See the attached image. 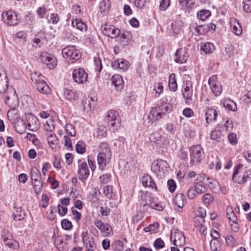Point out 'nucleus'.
Segmentation results:
<instances>
[{"mask_svg": "<svg viewBox=\"0 0 251 251\" xmlns=\"http://www.w3.org/2000/svg\"><path fill=\"white\" fill-rule=\"evenodd\" d=\"M7 76L5 80L0 82V93H3V100L6 104L13 110L16 109L19 105V99L14 89H8V83Z\"/></svg>", "mask_w": 251, "mask_h": 251, "instance_id": "nucleus-1", "label": "nucleus"}, {"mask_svg": "<svg viewBox=\"0 0 251 251\" xmlns=\"http://www.w3.org/2000/svg\"><path fill=\"white\" fill-rule=\"evenodd\" d=\"M172 105L164 101H161L157 106L153 107L148 115L149 120L153 123L154 121L160 120L164 116L172 111Z\"/></svg>", "mask_w": 251, "mask_h": 251, "instance_id": "nucleus-2", "label": "nucleus"}, {"mask_svg": "<svg viewBox=\"0 0 251 251\" xmlns=\"http://www.w3.org/2000/svg\"><path fill=\"white\" fill-rule=\"evenodd\" d=\"M42 76V75L35 72L31 74V79L35 83L36 89L39 92L42 94H49L51 90L45 81L41 78Z\"/></svg>", "mask_w": 251, "mask_h": 251, "instance_id": "nucleus-3", "label": "nucleus"}, {"mask_svg": "<svg viewBox=\"0 0 251 251\" xmlns=\"http://www.w3.org/2000/svg\"><path fill=\"white\" fill-rule=\"evenodd\" d=\"M62 54L64 58L72 63L78 60L81 56L79 50L75 46H68L62 50Z\"/></svg>", "mask_w": 251, "mask_h": 251, "instance_id": "nucleus-4", "label": "nucleus"}, {"mask_svg": "<svg viewBox=\"0 0 251 251\" xmlns=\"http://www.w3.org/2000/svg\"><path fill=\"white\" fill-rule=\"evenodd\" d=\"M190 164L196 165L200 163L204 157V153L200 145L194 146L190 148Z\"/></svg>", "mask_w": 251, "mask_h": 251, "instance_id": "nucleus-5", "label": "nucleus"}, {"mask_svg": "<svg viewBox=\"0 0 251 251\" xmlns=\"http://www.w3.org/2000/svg\"><path fill=\"white\" fill-rule=\"evenodd\" d=\"M107 121L110 128L112 131L117 130L120 126V120L117 111L111 110L108 112Z\"/></svg>", "mask_w": 251, "mask_h": 251, "instance_id": "nucleus-6", "label": "nucleus"}, {"mask_svg": "<svg viewBox=\"0 0 251 251\" xmlns=\"http://www.w3.org/2000/svg\"><path fill=\"white\" fill-rule=\"evenodd\" d=\"M1 16L3 23L8 25L14 26L19 23L18 15L12 10L3 12Z\"/></svg>", "mask_w": 251, "mask_h": 251, "instance_id": "nucleus-7", "label": "nucleus"}, {"mask_svg": "<svg viewBox=\"0 0 251 251\" xmlns=\"http://www.w3.org/2000/svg\"><path fill=\"white\" fill-rule=\"evenodd\" d=\"M40 58L41 62L49 69H54L57 65V59L51 54L43 52L40 54Z\"/></svg>", "mask_w": 251, "mask_h": 251, "instance_id": "nucleus-8", "label": "nucleus"}, {"mask_svg": "<svg viewBox=\"0 0 251 251\" xmlns=\"http://www.w3.org/2000/svg\"><path fill=\"white\" fill-rule=\"evenodd\" d=\"M101 29L102 33L107 37L111 38H116L118 37L121 33L120 30L113 25L105 24L101 25Z\"/></svg>", "mask_w": 251, "mask_h": 251, "instance_id": "nucleus-9", "label": "nucleus"}, {"mask_svg": "<svg viewBox=\"0 0 251 251\" xmlns=\"http://www.w3.org/2000/svg\"><path fill=\"white\" fill-rule=\"evenodd\" d=\"M208 84L210 86L213 94L216 97L219 96L222 92V87L220 83L217 80L215 75L211 76L208 79Z\"/></svg>", "mask_w": 251, "mask_h": 251, "instance_id": "nucleus-10", "label": "nucleus"}, {"mask_svg": "<svg viewBox=\"0 0 251 251\" xmlns=\"http://www.w3.org/2000/svg\"><path fill=\"white\" fill-rule=\"evenodd\" d=\"M25 125H27L28 129L36 131L39 128V121L38 119L32 113H28L25 115V121L22 120Z\"/></svg>", "mask_w": 251, "mask_h": 251, "instance_id": "nucleus-11", "label": "nucleus"}, {"mask_svg": "<svg viewBox=\"0 0 251 251\" xmlns=\"http://www.w3.org/2000/svg\"><path fill=\"white\" fill-rule=\"evenodd\" d=\"M169 168L168 163L162 159H157L154 161L151 167V170L156 174H158L161 171H168Z\"/></svg>", "mask_w": 251, "mask_h": 251, "instance_id": "nucleus-12", "label": "nucleus"}, {"mask_svg": "<svg viewBox=\"0 0 251 251\" xmlns=\"http://www.w3.org/2000/svg\"><path fill=\"white\" fill-rule=\"evenodd\" d=\"M182 93L186 104H190L193 103V89L192 84L190 82H187L183 86Z\"/></svg>", "mask_w": 251, "mask_h": 251, "instance_id": "nucleus-13", "label": "nucleus"}, {"mask_svg": "<svg viewBox=\"0 0 251 251\" xmlns=\"http://www.w3.org/2000/svg\"><path fill=\"white\" fill-rule=\"evenodd\" d=\"M73 78L75 82L81 84L87 81L88 75L83 69L78 68L73 71Z\"/></svg>", "mask_w": 251, "mask_h": 251, "instance_id": "nucleus-14", "label": "nucleus"}, {"mask_svg": "<svg viewBox=\"0 0 251 251\" xmlns=\"http://www.w3.org/2000/svg\"><path fill=\"white\" fill-rule=\"evenodd\" d=\"M2 236L5 244L8 247L15 249L18 246V243L12 239V234L8 230L2 231Z\"/></svg>", "mask_w": 251, "mask_h": 251, "instance_id": "nucleus-15", "label": "nucleus"}, {"mask_svg": "<svg viewBox=\"0 0 251 251\" xmlns=\"http://www.w3.org/2000/svg\"><path fill=\"white\" fill-rule=\"evenodd\" d=\"M188 57V53L186 49L180 48L177 50L175 53V61L178 63L186 62Z\"/></svg>", "mask_w": 251, "mask_h": 251, "instance_id": "nucleus-16", "label": "nucleus"}, {"mask_svg": "<svg viewBox=\"0 0 251 251\" xmlns=\"http://www.w3.org/2000/svg\"><path fill=\"white\" fill-rule=\"evenodd\" d=\"M111 153H104L103 152H100L97 156V160L99 164L100 169L102 170L104 169L106 164L111 159Z\"/></svg>", "mask_w": 251, "mask_h": 251, "instance_id": "nucleus-17", "label": "nucleus"}, {"mask_svg": "<svg viewBox=\"0 0 251 251\" xmlns=\"http://www.w3.org/2000/svg\"><path fill=\"white\" fill-rule=\"evenodd\" d=\"M90 171L86 162H82L78 168V177L80 180H86L89 176Z\"/></svg>", "mask_w": 251, "mask_h": 251, "instance_id": "nucleus-18", "label": "nucleus"}, {"mask_svg": "<svg viewBox=\"0 0 251 251\" xmlns=\"http://www.w3.org/2000/svg\"><path fill=\"white\" fill-rule=\"evenodd\" d=\"M95 225L104 236L109 235L112 228L109 224H105L101 220H97L95 222Z\"/></svg>", "mask_w": 251, "mask_h": 251, "instance_id": "nucleus-19", "label": "nucleus"}, {"mask_svg": "<svg viewBox=\"0 0 251 251\" xmlns=\"http://www.w3.org/2000/svg\"><path fill=\"white\" fill-rule=\"evenodd\" d=\"M111 66L114 69L120 70L123 72L128 68V62L123 59H118L111 63Z\"/></svg>", "mask_w": 251, "mask_h": 251, "instance_id": "nucleus-20", "label": "nucleus"}, {"mask_svg": "<svg viewBox=\"0 0 251 251\" xmlns=\"http://www.w3.org/2000/svg\"><path fill=\"white\" fill-rule=\"evenodd\" d=\"M185 238L183 233L177 230L174 233V239L173 241L174 245L176 247H181L184 245Z\"/></svg>", "mask_w": 251, "mask_h": 251, "instance_id": "nucleus-21", "label": "nucleus"}, {"mask_svg": "<svg viewBox=\"0 0 251 251\" xmlns=\"http://www.w3.org/2000/svg\"><path fill=\"white\" fill-rule=\"evenodd\" d=\"M111 81L117 91H121L123 89L124 86V80L119 75H113L111 78Z\"/></svg>", "mask_w": 251, "mask_h": 251, "instance_id": "nucleus-22", "label": "nucleus"}, {"mask_svg": "<svg viewBox=\"0 0 251 251\" xmlns=\"http://www.w3.org/2000/svg\"><path fill=\"white\" fill-rule=\"evenodd\" d=\"M141 181L144 186L152 189L155 188L156 190H157V187L154 180L149 175H144L141 179Z\"/></svg>", "mask_w": 251, "mask_h": 251, "instance_id": "nucleus-23", "label": "nucleus"}, {"mask_svg": "<svg viewBox=\"0 0 251 251\" xmlns=\"http://www.w3.org/2000/svg\"><path fill=\"white\" fill-rule=\"evenodd\" d=\"M14 208L15 209V212L12 215L14 220L20 221L24 219L25 216L24 210L21 206H17L15 203L14 204Z\"/></svg>", "mask_w": 251, "mask_h": 251, "instance_id": "nucleus-24", "label": "nucleus"}, {"mask_svg": "<svg viewBox=\"0 0 251 251\" xmlns=\"http://www.w3.org/2000/svg\"><path fill=\"white\" fill-rule=\"evenodd\" d=\"M205 120L207 124L215 122L217 120L218 113L216 110L208 108L205 113Z\"/></svg>", "mask_w": 251, "mask_h": 251, "instance_id": "nucleus-25", "label": "nucleus"}, {"mask_svg": "<svg viewBox=\"0 0 251 251\" xmlns=\"http://www.w3.org/2000/svg\"><path fill=\"white\" fill-rule=\"evenodd\" d=\"M64 97L69 101H74L77 99V94L72 90L64 89L63 92Z\"/></svg>", "mask_w": 251, "mask_h": 251, "instance_id": "nucleus-26", "label": "nucleus"}, {"mask_svg": "<svg viewBox=\"0 0 251 251\" xmlns=\"http://www.w3.org/2000/svg\"><path fill=\"white\" fill-rule=\"evenodd\" d=\"M72 25L74 27H76V28L81 31H86L87 29V25L83 22L81 19H75L73 20L72 22Z\"/></svg>", "mask_w": 251, "mask_h": 251, "instance_id": "nucleus-27", "label": "nucleus"}, {"mask_svg": "<svg viewBox=\"0 0 251 251\" xmlns=\"http://www.w3.org/2000/svg\"><path fill=\"white\" fill-rule=\"evenodd\" d=\"M96 104V99L94 97H91L88 101H83L84 110L88 112L91 109L95 107Z\"/></svg>", "mask_w": 251, "mask_h": 251, "instance_id": "nucleus-28", "label": "nucleus"}, {"mask_svg": "<svg viewBox=\"0 0 251 251\" xmlns=\"http://www.w3.org/2000/svg\"><path fill=\"white\" fill-rule=\"evenodd\" d=\"M131 38L130 33L128 31H125L122 34L119 42L122 45L126 46L130 43Z\"/></svg>", "mask_w": 251, "mask_h": 251, "instance_id": "nucleus-29", "label": "nucleus"}, {"mask_svg": "<svg viewBox=\"0 0 251 251\" xmlns=\"http://www.w3.org/2000/svg\"><path fill=\"white\" fill-rule=\"evenodd\" d=\"M201 49L205 53H211L215 50V46L210 42L201 43Z\"/></svg>", "mask_w": 251, "mask_h": 251, "instance_id": "nucleus-30", "label": "nucleus"}, {"mask_svg": "<svg viewBox=\"0 0 251 251\" xmlns=\"http://www.w3.org/2000/svg\"><path fill=\"white\" fill-rule=\"evenodd\" d=\"M208 186L215 193H219L221 191V186L219 182L216 180H211L209 182Z\"/></svg>", "mask_w": 251, "mask_h": 251, "instance_id": "nucleus-31", "label": "nucleus"}, {"mask_svg": "<svg viewBox=\"0 0 251 251\" xmlns=\"http://www.w3.org/2000/svg\"><path fill=\"white\" fill-rule=\"evenodd\" d=\"M30 178L32 181L42 179L40 172L35 167L31 168L30 171Z\"/></svg>", "mask_w": 251, "mask_h": 251, "instance_id": "nucleus-32", "label": "nucleus"}, {"mask_svg": "<svg viewBox=\"0 0 251 251\" xmlns=\"http://www.w3.org/2000/svg\"><path fill=\"white\" fill-rule=\"evenodd\" d=\"M224 106L228 110L235 111L237 110L236 103L230 99H226L223 102Z\"/></svg>", "mask_w": 251, "mask_h": 251, "instance_id": "nucleus-33", "label": "nucleus"}, {"mask_svg": "<svg viewBox=\"0 0 251 251\" xmlns=\"http://www.w3.org/2000/svg\"><path fill=\"white\" fill-rule=\"evenodd\" d=\"M169 87L170 90L175 92L177 90V85L176 80L175 78V75L172 74L170 75L169 79Z\"/></svg>", "mask_w": 251, "mask_h": 251, "instance_id": "nucleus-34", "label": "nucleus"}, {"mask_svg": "<svg viewBox=\"0 0 251 251\" xmlns=\"http://www.w3.org/2000/svg\"><path fill=\"white\" fill-rule=\"evenodd\" d=\"M233 47L231 45H227L222 50V53L226 58H229L231 57L233 55Z\"/></svg>", "mask_w": 251, "mask_h": 251, "instance_id": "nucleus-35", "label": "nucleus"}, {"mask_svg": "<svg viewBox=\"0 0 251 251\" xmlns=\"http://www.w3.org/2000/svg\"><path fill=\"white\" fill-rule=\"evenodd\" d=\"M210 30L208 24L199 25L195 28V31L199 34H204Z\"/></svg>", "mask_w": 251, "mask_h": 251, "instance_id": "nucleus-36", "label": "nucleus"}, {"mask_svg": "<svg viewBox=\"0 0 251 251\" xmlns=\"http://www.w3.org/2000/svg\"><path fill=\"white\" fill-rule=\"evenodd\" d=\"M210 247L212 251H219L221 249V244L218 239H212L210 242Z\"/></svg>", "mask_w": 251, "mask_h": 251, "instance_id": "nucleus-37", "label": "nucleus"}, {"mask_svg": "<svg viewBox=\"0 0 251 251\" xmlns=\"http://www.w3.org/2000/svg\"><path fill=\"white\" fill-rule=\"evenodd\" d=\"M33 187L36 194H39L42 190L43 182L42 179L32 181Z\"/></svg>", "mask_w": 251, "mask_h": 251, "instance_id": "nucleus-38", "label": "nucleus"}, {"mask_svg": "<svg viewBox=\"0 0 251 251\" xmlns=\"http://www.w3.org/2000/svg\"><path fill=\"white\" fill-rule=\"evenodd\" d=\"M183 194H178L174 198V202L179 208H182L183 206Z\"/></svg>", "mask_w": 251, "mask_h": 251, "instance_id": "nucleus-39", "label": "nucleus"}, {"mask_svg": "<svg viewBox=\"0 0 251 251\" xmlns=\"http://www.w3.org/2000/svg\"><path fill=\"white\" fill-rule=\"evenodd\" d=\"M47 20L49 23L55 25L59 22V18L57 13H52L48 15Z\"/></svg>", "mask_w": 251, "mask_h": 251, "instance_id": "nucleus-40", "label": "nucleus"}, {"mask_svg": "<svg viewBox=\"0 0 251 251\" xmlns=\"http://www.w3.org/2000/svg\"><path fill=\"white\" fill-rule=\"evenodd\" d=\"M210 15L211 12L210 11L207 10H201L198 12L197 17L201 21H204L206 18L209 17Z\"/></svg>", "mask_w": 251, "mask_h": 251, "instance_id": "nucleus-41", "label": "nucleus"}, {"mask_svg": "<svg viewBox=\"0 0 251 251\" xmlns=\"http://www.w3.org/2000/svg\"><path fill=\"white\" fill-rule=\"evenodd\" d=\"M222 132L219 130H214L212 131L210 134V139L212 140L219 141L222 137Z\"/></svg>", "mask_w": 251, "mask_h": 251, "instance_id": "nucleus-42", "label": "nucleus"}, {"mask_svg": "<svg viewBox=\"0 0 251 251\" xmlns=\"http://www.w3.org/2000/svg\"><path fill=\"white\" fill-rule=\"evenodd\" d=\"M232 31L236 35L239 36L242 32V28L238 21H234V24L232 25Z\"/></svg>", "mask_w": 251, "mask_h": 251, "instance_id": "nucleus-43", "label": "nucleus"}, {"mask_svg": "<svg viewBox=\"0 0 251 251\" xmlns=\"http://www.w3.org/2000/svg\"><path fill=\"white\" fill-rule=\"evenodd\" d=\"M113 187L110 185L104 186L103 188V192L105 196L109 199L113 197Z\"/></svg>", "mask_w": 251, "mask_h": 251, "instance_id": "nucleus-44", "label": "nucleus"}, {"mask_svg": "<svg viewBox=\"0 0 251 251\" xmlns=\"http://www.w3.org/2000/svg\"><path fill=\"white\" fill-rule=\"evenodd\" d=\"M227 216L229 220L233 222V223L236 225L237 218L235 213L232 210L231 208H227Z\"/></svg>", "mask_w": 251, "mask_h": 251, "instance_id": "nucleus-45", "label": "nucleus"}, {"mask_svg": "<svg viewBox=\"0 0 251 251\" xmlns=\"http://www.w3.org/2000/svg\"><path fill=\"white\" fill-rule=\"evenodd\" d=\"M142 204L143 205V207H146L147 206H150L151 208L154 209L158 211H161L163 210L162 206L159 203H155L154 202H150L149 203H142Z\"/></svg>", "mask_w": 251, "mask_h": 251, "instance_id": "nucleus-46", "label": "nucleus"}, {"mask_svg": "<svg viewBox=\"0 0 251 251\" xmlns=\"http://www.w3.org/2000/svg\"><path fill=\"white\" fill-rule=\"evenodd\" d=\"M94 64L96 71L99 72H100L102 68V65L101 61L99 57L95 56L94 57Z\"/></svg>", "mask_w": 251, "mask_h": 251, "instance_id": "nucleus-47", "label": "nucleus"}, {"mask_svg": "<svg viewBox=\"0 0 251 251\" xmlns=\"http://www.w3.org/2000/svg\"><path fill=\"white\" fill-rule=\"evenodd\" d=\"M100 9L101 11L104 12L108 10L110 7V0H102L100 2Z\"/></svg>", "mask_w": 251, "mask_h": 251, "instance_id": "nucleus-48", "label": "nucleus"}, {"mask_svg": "<svg viewBox=\"0 0 251 251\" xmlns=\"http://www.w3.org/2000/svg\"><path fill=\"white\" fill-rule=\"evenodd\" d=\"M66 133L71 136H75L76 134L74 126L70 124H67L65 126Z\"/></svg>", "mask_w": 251, "mask_h": 251, "instance_id": "nucleus-49", "label": "nucleus"}, {"mask_svg": "<svg viewBox=\"0 0 251 251\" xmlns=\"http://www.w3.org/2000/svg\"><path fill=\"white\" fill-rule=\"evenodd\" d=\"M55 126V124L54 121L52 119H49L46 122V123L44 125V127L47 131H52L54 130Z\"/></svg>", "mask_w": 251, "mask_h": 251, "instance_id": "nucleus-50", "label": "nucleus"}, {"mask_svg": "<svg viewBox=\"0 0 251 251\" xmlns=\"http://www.w3.org/2000/svg\"><path fill=\"white\" fill-rule=\"evenodd\" d=\"M62 227L65 230H70L73 226L71 222L67 219H63L61 221Z\"/></svg>", "mask_w": 251, "mask_h": 251, "instance_id": "nucleus-51", "label": "nucleus"}, {"mask_svg": "<svg viewBox=\"0 0 251 251\" xmlns=\"http://www.w3.org/2000/svg\"><path fill=\"white\" fill-rule=\"evenodd\" d=\"M164 241L160 238L156 239L153 243V246L156 250L164 248Z\"/></svg>", "mask_w": 251, "mask_h": 251, "instance_id": "nucleus-52", "label": "nucleus"}, {"mask_svg": "<svg viewBox=\"0 0 251 251\" xmlns=\"http://www.w3.org/2000/svg\"><path fill=\"white\" fill-rule=\"evenodd\" d=\"M47 141L50 146L51 145H55L57 143V139L54 134L51 133L48 136Z\"/></svg>", "mask_w": 251, "mask_h": 251, "instance_id": "nucleus-53", "label": "nucleus"}, {"mask_svg": "<svg viewBox=\"0 0 251 251\" xmlns=\"http://www.w3.org/2000/svg\"><path fill=\"white\" fill-rule=\"evenodd\" d=\"M194 189L195 190L196 194H201L206 191V187L201 184L197 183L194 186Z\"/></svg>", "mask_w": 251, "mask_h": 251, "instance_id": "nucleus-54", "label": "nucleus"}, {"mask_svg": "<svg viewBox=\"0 0 251 251\" xmlns=\"http://www.w3.org/2000/svg\"><path fill=\"white\" fill-rule=\"evenodd\" d=\"M213 200L214 198L212 195L209 193L205 194L202 197V201L205 204H210Z\"/></svg>", "mask_w": 251, "mask_h": 251, "instance_id": "nucleus-55", "label": "nucleus"}, {"mask_svg": "<svg viewBox=\"0 0 251 251\" xmlns=\"http://www.w3.org/2000/svg\"><path fill=\"white\" fill-rule=\"evenodd\" d=\"M100 148L101 150L100 152H103L105 154L106 153H107V152L111 153L109 145L106 143H101L100 145Z\"/></svg>", "mask_w": 251, "mask_h": 251, "instance_id": "nucleus-56", "label": "nucleus"}, {"mask_svg": "<svg viewBox=\"0 0 251 251\" xmlns=\"http://www.w3.org/2000/svg\"><path fill=\"white\" fill-rule=\"evenodd\" d=\"M167 185L169 191L171 193H173L175 191L176 189V184L175 181L173 179H169L167 182Z\"/></svg>", "mask_w": 251, "mask_h": 251, "instance_id": "nucleus-57", "label": "nucleus"}, {"mask_svg": "<svg viewBox=\"0 0 251 251\" xmlns=\"http://www.w3.org/2000/svg\"><path fill=\"white\" fill-rule=\"evenodd\" d=\"M76 151L80 154H83L85 151V149L82 142H78L75 146Z\"/></svg>", "mask_w": 251, "mask_h": 251, "instance_id": "nucleus-58", "label": "nucleus"}, {"mask_svg": "<svg viewBox=\"0 0 251 251\" xmlns=\"http://www.w3.org/2000/svg\"><path fill=\"white\" fill-rule=\"evenodd\" d=\"M170 5V0H162L160 2L159 8L160 10H166Z\"/></svg>", "mask_w": 251, "mask_h": 251, "instance_id": "nucleus-59", "label": "nucleus"}, {"mask_svg": "<svg viewBox=\"0 0 251 251\" xmlns=\"http://www.w3.org/2000/svg\"><path fill=\"white\" fill-rule=\"evenodd\" d=\"M226 243L227 245L233 247L236 243V240L232 235H228L226 238Z\"/></svg>", "mask_w": 251, "mask_h": 251, "instance_id": "nucleus-60", "label": "nucleus"}, {"mask_svg": "<svg viewBox=\"0 0 251 251\" xmlns=\"http://www.w3.org/2000/svg\"><path fill=\"white\" fill-rule=\"evenodd\" d=\"M243 10L244 11L250 13L251 12V0H247L244 2Z\"/></svg>", "mask_w": 251, "mask_h": 251, "instance_id": "nucleus-61", "label": "nucleus"}, {"mask_svg": "<svg viewBox=\"0 0 251 251\" xmlns=\"http://www.w3.org/2000/svg\"><path fill=\"white\" fill-rule=\"evenodd\" d=\"M111 177V175L109 174H106L102 175L100 177V182L103 184H105L108 183L110 180Z\"/></svg>", "mask_w": 251, "mask_h": 251, "instance_id": "nucleus-62", "label": "nucleus"}, {"mask_svg": "<svg viewBox=\"0 0 251 251\" xmlns=\"http://www.w3.org/2000/svg\"><path fill=\"white\" fill-rule=\"evenodd\" d=\"M65 139V144L64 145L65 147H67V149L70 150H73V145L72 144V141L71 139L67 135L64 136Z\"/></svg>", "mask_w": 251, "mask_h": 251, "instance_id": "nucleus-63", "label": "nucleus"}, {"mask_svg": "<svg viewBox=\"0 0 251 251\" xmlns=\"http://www.w3.org/2000/svg\"><path fill=\"white\" fill-rule=\"evenodd\" d=\"M57 211L59 215L64 216L67 213L68 209L65 207L61 206L60 204H58L57 205Z\"/></svg>", "mask_w": 251, "mask_h": 251, "instance_id": "nucleus-64", "label": "nucleus"}]
</instances>
